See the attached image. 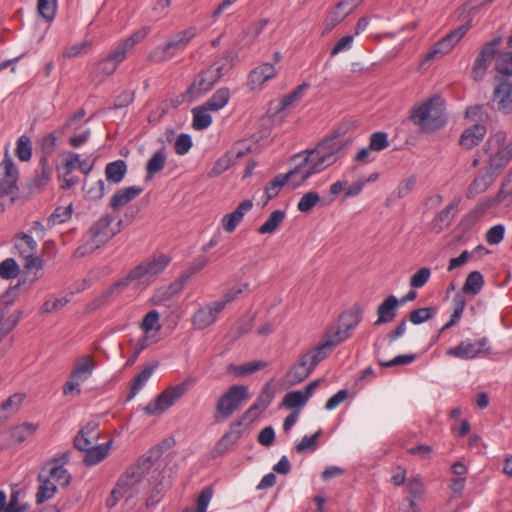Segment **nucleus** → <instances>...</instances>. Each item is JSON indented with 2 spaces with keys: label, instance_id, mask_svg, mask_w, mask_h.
I'll list each match as a JSON object with an SVG mask.
<instances>
[{
  "label": "nucleus",
  "instance_id": "obj_1",
  "mask_svg": "<svg viewBox=\"0 0 512 512\" xmlns=\"http://www.w3.org/2000/svg\"><path fill=\"white\" fill-rule=\"evenodd\" d=\"M158 477H160V472L154 467L151 457H141L136 464L125 470L116 485L129 499L151 485L152 479L157 481Z\"/></svg>",
  "mask_w": 512,
  "mask_h": 512
},
{
  "label": "nucleus",
  "instance_id": "obj_2",
  "mask_svg": "<svg viewBox=\"0 0 512 512\" xmlns=\"http://www.w3.org/2000/svg\"><path fill=\"white\" fill-rule=\"evenodd\" d=\"M488 174L499 175L512 161V137L507 140L504 131L489 136L483 147Z\"/></svg>",
  "mask_w": 512,
  "mask_h": 512
},
{
  "label": "nucleus",
  "instance_id": "obj_3",
  "mask_svg": "<svg viewBox=\"0 0 512 512\" xmlns=\"http://www.w3.org/2000/svg\"><path fill=\"white\" fill-rule=\"evenodd\" d=\"M411 121L421 133H432L446 124L443 105L439 98L429 99L415 106L410 113Z\"/></svg>",
  "mask_w": 512,
  "mask_h": 512
},
{
  "label": "nucleus",
  "instance_id": "obj_4",
  "mask_svg": "<svg viewBox=\"0 0 512 512\" xmlns=\"http://www.w3.org/2000/svg\"><path fill=\"white\" fill-rule=\"evenodd\" d=\"M196 35L197 28L190 26L169 38L165 43L153 48L147 59L152 63L167 62L182 53Z\"/></svg>",
  "mask_w": 512,
  "mask_h": 512
},
{
  "label": "nucleus",
  "instance_id": "obj_5",
  "mask_svg": "<svg viewBox=\"0 0 512 512\" xmlns=\"http://www.w3.org/2000/svg\"><path fill=\"white\" fill-rule=\"evenodd\" d=\"M248 399L249 392L246 386H230L216 401L213 415L214 422L223 423L228 420Z\"/></svg>",
  "mask_w": 512,
  "mask_h": 512
},
{
  "label": "nucleus",
  "instance_id": "obj_6",
  "mask_svg": "<svg viewBox=\"0 0 512 512\" xmlns=\"http://www.w3.org/2000/svg\"><path fill=\"white\" fill-rule=\"evenodd\" d=\"M296 157H303V162L299 163L294 168L298 175V180L294 183V188L303 184L312 175L323 171L336 162L331 156L318 154L314 148L304 150L298 153Z\"/></svg>",
  "mask_w": 512,
  "mask_h": 512
},
{
  "label": "nucleus",
  "instance_id": "obj_7",
  "mask_svg": "<svg viewBox=\"0 0 512 512\" xmlns=\"http://www.w3.org/2000/svg\"><path fill=\"white\" fill-rule=\"evenodd\" d=\"M363 308L360 304H354L343 312L339 318V326L331 327L327 332L335 338L339 344L348 339L362 320Z\"/></svg>",
  "mask_w": 512,
  "mask_h": 512
},
{
  "label": "nucleus",
  "instance_id": "obj_8",
  "mask_svg": "<svg viewBox=\"0 0 512 512\" xmlns=\"http://www.w3.org/2000/svg\"><path fill=\"white\" fill-rule=\"evenodd\" d=\"M18 178V168L6 152L0 164V197H9L11 201L17 197L19 191Z\"/></svg>",
  "mask_w": 512,
  "mask_h": 512
},
{
  "label": "nucleus",
  "instance_id": "obj_9",
  "mask_svg": "<svg viewBox=\"0 0 512 512\" xmlns=\"http://www.w3.org/2000/svg\"><path fill=\"white\" fill-rule=\"evenodd\" d=\"M502 41V37L498 36L493 38L491 41L486 42L481 47L471 70L472 78L475 81H481L484 78L492 60L498 53V49Z\"/></svg>",
  "mask_w": 512,
  "mask_h": 512
},
{
  "label": "nucleus",
  "instance_id": "obj_10",
  "mask_svg": "<svg viewBox=\"0 0 512 512\" xmlns=\"http://www.w3.org/2000/svg\"><path fill=\"white\" fill-rule=\"evenodd\" d=\"M153 278L149 275L145 264L142 262L133 268L126 277L115 282L110 286L101 296L106 301L109 297L114 294H118L123 291L130 283L136 282L137 286H148L153 282Z\"/></svg>",
  "mask_w": 512,
  "mask_h": 512
},
{
  "label": "nucleus",
  "instance_id": "obj_11",
  "mask_svg": "<svg viewBox=\"0 0 512 512\" xmlns=\"http://www.w3.org/2000/svg\"><path fill=\"white\" fill-rule=\"evenodd\" d=\"M187 391V384L182 382L169 387L160 393L155 400L149 402L144 411L149 415H157L171 407Z\"/></svg>",
  "mask_w": 512,
  "mask_h": 512
},
{
  "label": "nucleus",
  "instance_id": "obj_12",
  "mask_svg": "<svg viewBox=\"0 0 512 512\" xmlns=\"http://www.w3.org/2000/svg\"><path fill=\"white\" fill-rule=\"evenodd\" d=\"M487 343L488 339L486 337H482L476 341L466 339L461 341L457 346L449 348L446 351V355L464 360L475 359L482 354L488 355L491 353L490 348L487 347Z\"/></svg>",
  "mask_w": 512,
  "mask_h": 512
},
{
  "label": "nucleus",
  "instance_id": "obj_13",
  "mask_svg": "<svg viewBox=\"0 0 512 512\" xmlns=\"http://www.w3.org/2000/svg\"><path fill=\"white\" fill-rule=\"evenodd\" d=\"M14 246L18 254L25 260L24 266L27 270L42 268V259L35 256L38 245L32 236L25 233L19 234L15 239Z\"/></svg>",
  "mask_w": 512,
  "mask_h": 512
},
{
  "label": "nucleus",
  "instance_id": "obj_14",
  "mask_svg": "<svg viewBox=\"0 0 512 512\" xmlns=\"http://www.w3.org/2000/svg\"><path fill=\"white\" fill-rule=\"evenodd\" d=\"M469 29L470 25L466 23L450 31L448 34L442 37L437 43L434 44V46L426 55V59L432 60L448 54L456 46V44L466 35Z\"/></svg>",
  "mask_w": 512,
  "mask_h": 512
},
{
  "label": "nucleus",
  "instance_id": "obj_15",
  "mask_svg": "<svg viewBox=\"0 0 512 512\" xmlns=\"http://www.w3.org/2000/svg\"><path fill=\"white\" fill-rule=\"evenodd\" d=\"M500 203H505L506 205L512 204V185L509 180L502 184L500 190L493 199H488L476 204L468 213L467 218L475 222L479 220L491 206Z\"/></svg>",
  "mask_w": 512,
  "mask_h": 512
},
{
  "label": "nucleus",
  "instance_id": "obj_16",
  "mask_svg": "<svg viewBox=\"0 0 512 512\" xmlns=\"http://www.w3.org/2000/svg\"><path fill=\"white\" fill-rule=\"evenodd\" d=\"M223 311V305L216 301L201 306L191 317L192 326L197 330H203L216 322Z\"/></svg>",
  "mask_w": 512,
  "mask_h": 512
},
{
  "label": "nucleus",
  "instance_id": "obj_17",
  "mask_svg": "<svg viewBox=\"0 0 512 512\" xmlns=\"http://www.w3.org/2000/svg\"><path fill=\"white\" fill-rule=\"evenodd\" d=\"M217 83L212 72L208 68L202 69L196 74L192 83L187 88V94L194 96L196 99L207 94Z\"/></svg>",
  "mask_w": 512,
  "mask_h": 512
},
{
  "label": "nucleus",
  "instance_id": "obj_18",
  "mask_svg": "<svg viewBox=\"0 0 512 512\" xmlns=\"http://www.w3.org/2000/svg\"><path fill=\"white\" fill-rule=\"evenodd\" d=\"M241 426L242 420H235L230 424L229 429L215 444L214 453L217 456L224 455L234 447L242 436Z\"/></svg>",
  "mask_w": 512,
  "mask_h": 512
},
{
  "label": "nucleus",
  "instance_id": "obj_19",
  "mask_svg": "<svg viewBox=\"0 0 512 512\" xmlns=\"http://www.w3.org/2000/svg\"><path fill=\"white\" fill-rule=\"evenodd\" d=\"M113 218L109 214L101 216L90 228V236L101 246L112 237L116 235L118 231H114L111 228Z\"/></svg>",
  "mask_w": 512,
  "mask_h": 512
},
{
  "label": "nucleus",
  "instance_id": "obj_20",
  "mask_svg": "<svg viewBox=\"0 0 512 512\" xmlns=\"http://www.w3.org/2000/svg\"><path fill=\"white\" fill-rule=\"evenodd\" d=\"M253 207V202L250 199H246L238 204V206L231 213L225 214L221 220L222 228L232 233L236 227L243 220L244 215L249 212Z\"/></svg>",
  "mask_w": 512,
  "mask_h": 512
},
{
  "label": "nucleus",
  "instance_id": "obj_21",
  "mask_svg": "<svg viewBox=\"0 0 512 512\" xmlns=\"http://www.w3.org/2000/svg\"><path fill=\"white\" fill-rule=\"evenodd\" d=\"M461 199L454 198L444 209H442L433 219L431 226L432 230L440 233L447 228L456 215Z\"/></svg>",
  "mask_w": 512,
  "mask_h": 512
},
{
  "label": "nucleus",
  "instance_id": "obj_22",
  "mask_svg": "<svg viewBox=\"0 0 512 512\" xmlns=\"http://www.w3.org/2000/svg\"><path fill=\"white\" fill-rule=\"evenodd\" d=\"M497 109L504 114L512 113V84L508 81L499 83L493 94Z\"/></svg>",
  "mask_w": 512,
  "mask_h": 512
},
{
  "label": "nucleus",
  "instance_id": "obj_23",
  "mask_svg": "<svg viewBox=\"0 0 512 512\" xmlns=\"http://www.w3.org/2000/svg\"><path fill=\"white\" fill-rule=\"evenodd\" d=\"M69 452H64L59 458L53 460V466L49 468L47 476L57 485L66 486L70 483L71 476L63 465L68 461Z\"/></svg>",
  "mask_w": 512,
  "mask_h": 512
},
{
  "label": "nucleus",
  "instance_id": "obj_24",
  "mask_svg": "<svg viewBox=\"0 0 512 512\" xmlns=\"http://www.w3.org/2000/svg\"><path fill=\"white\" fill-rule=\"evenodd\" d=\"M111 445L112 441L110 440L104 444H88L85 448L77 449L85 453L83 457L85 465L93 466L101 462L108 455Z\"/></svg>",
  "mask_w": 512,
  "mask_h": 512
},
{
  "label": "nucleus",
  "instance_id": "obj_25",
  "mask_svg": "<svg viewBox=\"0 0 512 512\" xmlns=\"http://www.w3.org/2000/svg\"><path fill=\"white\" fill-rule=\"evenodd\" d=\"M486 133V126L476 123L462 132L459 139V145L470 150L483 140Z\"/></svg>",
  "mask_w": 512,
  "mask_h": 512
},
{
  "label": "nucleus",
  "instance_id": "obj_26",
  "mask_svg": "<svg viewBox=\"0 0 512 512\" xmlns=\"http://www.w3.org/2000/svg\"><path fill=\"white\" fill-rule=\"evenodd\" d=\"M383 346V340L380 338H377L373 344L374 348V355L377 360V363L381 367H394V366H400V365H408L415 361L416 355L415 354H406V355H398L394 357L391 360H385L381 356V349Z\"/></svg>",
  "mask_w": 512,
  "mask_h": 512
},
{
  "label": "nucleus",
  "instance_id": "obj_27",
  "mask_svg": "<svg viewBox=\"0 0 512 512\" xmlns=\"http://www.w3.org/2000/svg\"><path fill=\"white\" fill-rule=\"evenodd\" d=\"M142 192L143 188L140 186H130L119 189L110 198L109 206L115 211L119 210L139 196Z\"/></svg>",
  "mask_w": 512,
  "mask_h": 512
},
{
  "label": "nucleus",
  "instance_id": "obj_28",
  "mask_svg": "<svg viewBox=\"0 0 512 512\" xmlns=\"http://www.w3.org/2000/svg\"><path fill=\"white\" fill-rule=\"evenodd\" d=\"M398 306L399 302L396 296L389 295L386 297L385 300L377 308L378 317L374 325H381L392 322L397 315L396 310Z\"/></svg>",
  "mask_w": 512,
  "mask_h": 512
},
{
  "label": "nucleus",
  "instance_id": "obj_29",
  "mask_svg": "<svg viewBox=\"0 0 512 512\" xmlns=\"http://www.w3.org/2000/svg\"><path fill=\"white\" fill-rule=\"evenodd\" d=\"M276 75V69L273 64L264 63L254 68L248 76V85L251 89H256L266 81L272 79Z\"/></svg>",
  "mask_w": 512,
  "mask_h": 512
},
{
  "label": "nucleus",
  "instance_id": "obj_30",
  "mask_svg": "<svg viewBox=\"0 0 512 512\" xmlns=\"http://www.w3.org/2000/svg\"><path fill=\"white\" fill-rule=\"evenodd\" d=\"M298 180V175L295 172V169L290 170L286 174H279L275 176L265 187V195L267 197V201L275 198L281 188L289 181H291L292 185Z\"/></svg>",
  "mask_w": 512,
  "mask_h": 512
},
{
  "label": "nucleus",
  "instance_id": "obj_31",
  "mask_svg": "<svg viewBox=\"0 0 512 512\" xmlns=\"http://www.w3.org/2000/svg\"><path fill=\"white\" fill-rule=\"evenodd\" d=\"M94 369L95 362L93 358L89 355L82 356L77 359L75 367L70 373V378L76 379L79 382L83 383L89 379Z\"/></svg>",
  "mask_w": 512,
  "mask_h": 512
},
{
  "label": "nucleus",
  "instance_id": "obj_32",
  "mask_svg": "<svg viewBox=\"0 0 512 512\" xmlns=\"http://www.w3.org/2000/svg\"><path fill=\"white\" fill-rule=\"evenodd\" d=\"M343 145L342 139L333 134L320 141L314 149L318 154L331 156L334 161H337V154L342 150Z\"/></svg>",
  "mask_w": 512,
  "mask_h": 512
},
{
  "label": "nucleus",
  "instance_id": "obj_33",
  "mask_svg": "<svg viewBox=\"0 0 512 512\" xmlns=\"http://www.w3.org/2000/svg\"><path fill=\"white\" fill-rule=\"evenodd\" d=\"M126 56L117 48L111 51L106 58L101 60L97 65V71L104 75H112L120 63L125 60Z\"/></svg>",
  "mask_w": 512,
  "mask_h": 512
},
{
  "label": "nucleus",
  "instance_id": "obj_34",
  "mask_svg": "<svg viewBox=\"0 0 512 512\" xmlns=\"http://www.w3.org/2000/svg\"><path fill=\"white\" fill-rule=\"evenodd\" d=\"M336 345H339V343L335 342V338L327 332L326 340L323 343L307 351L312 365L316 367L321 361L326 359L330 355L332 348Z\"/></svg>",
  "mask_w": 512,
  "mask_h": 512
},
{
  "label": "nucleus",
  "instance_id": "obj_35",
  "mask_svg": "<svg viewBox=\"0 0 512 512\" xmlns=\"http://www.w3.org/2000/svg\"><path fill=\"white\" fill-rule=\"evenodd\" d=\"M97 427L96 422H89L82 427L74 438V447L85 448L88 444H95L98 440Z\"/></svg>",
  "mask_w": 512,
  "mask_h": 512
},
{
  "label": "nucleus",
  "instance_id": "obj_36",
  "mask_svg": "<svg viewBox=\"0 0 512 512\" xmlns=\"http://www.w3.org/2000/svg\"><path fill=\"white\" fill-rule=\"evenodd\" d=\"M167 162L165 147L160 148L153 153L146 164V179L151 180L157 173L162 171Z\"/></svg>",
  "mask_w": 512,
  "mask_h": 512
},
{
  "label": "nucleus",
  "instance_id": "obj_37",
  "mask_svg": "<svg viewBox=\"0 0 512 512\" xmlns=\"http://www.w3.org/2000/svg\"><path fill=\"white\" fill-rule=\"evenodd\" d=\"M171 259L163 253H155L150 258L143 261L149 275L155 280V278L161 274L166 267L169 265Z\"/></svg>",
  "mask_w": 512,
  "mask_h": 512
},
{
  "label": "nucleus",
  "instance_id": "obj_38",
  "mask_svg": "<svg viewBox=\"0 0 512 512\" xmlns=\"http://www.w3.org/2000/svg\"><path fill=\"white\" fill-rule=\"evenodd\" d=\"M495 178L494 174H486L477 176L468 186L466 190V197L473 199L478 194L485 192L493 183Z\"/></svg>",
  "mask_w": 512,
  "mask_h": 512
},
{
  "label": "nucleus",
  "instance_id": "obj_39",
  "mask_svg": "<svg viewBox=\"0 0 512 512\" xmlns=\"http://www.w3.org/2000/svg\"><path fill=\"white\" fill-rule=\"evenodd\" d=\"M127 173V164L124 160L118 159L105 166V177L109 183L119 184Z\"/></svg>",
  "mask_w": 512,
  "mask_h": 512
},
{
  "label": "nucleus",
  "instance_id": "obj_40",
  "mask_svg": "<svg viewBox=\"0 0 512 512\" xmlns=\"http://www.w3.org/2000/svg\"><path fill=\"white\" fill-rule=\"evenodd\" d=\"M209 111H211V110L208 109V107H206L204 104L194 107L192 109V111H191L192 116H193L192 127L195 130L201 131V130L207 129L211 125L212 117H211Z\"/></svg>",
  "mask_w": 512,
  "mask_h": 512
},
{
  "label": "nucleus",
  "instance_id": "obj_41",
  "mask_svg": "<svg viewBox=\"0 0 512 512\" xmlns=\"http://www.w3.org/2000/svg\"><path fill=\"white\" fill-rule=\"evenodd\" d=\"M151 28L149 26L141 27L139 30L132 33L129 37L118 43L116 46L125 56L132 50V48L143 41L150 33Z\"/></svg>",
  "mask_w": 512,
  "mask_h": 512
},
{
  "label": "nucleus",
  "instance_id": "obj_42",
  "mask_svg": "<svg viewBox=\"0 0 512 512\" xmlns=\"http://www.w3.org/2000/svg\"><path fill=\"white\" fill-rule=\"evenodd\" d=\"M38 480L40 482V486L36 494V499L38 503H43L54 496L57 490V484L47 475H44L43 472L39 474Z\"/></svg>",
  "mask_w": 512,
  "mask_h": 512
},
{
  "label": "nucleus",
  "instance_id": "obj_43",
  "mask_svg": "<svg viewBox=\"0 0 512 512\" xmlns=\"http://www.w3.org/2000/svg\"><path fill=\"white\" fill-rule=\"evenodd\" d=\"M231 97L230 90L226 87L216 90L213 95L204 103L208 109L217 112L224 108Z\"/></svg>",
  "mask_w": 512,
  "mask_h": 512
},
{
  "label": "nucleus",
  "instance_id": "obj_44",
  "mask_svg": "<svg viewBox=\"0 0 512 512\" xmlns=\"http://www.w3.org/2000/svg\"><path fill=\"white\" fill-rule=\"evenodd\" d=\"M285 212L283 210H274L268 217V219L258 228L259 234H272L278 227L283 223L285 219Z\"/></svg>",
  "mask_w": 512,
  "mask_h": 512
},
{
  "label": "nucleus",
  "instance_id": "obj_45",
  "mask_svg": "<svg viewBox=\"0 0 512 512\" xmlns=\"http://www.w3.org/2000/svg\"><path fill=\"white\" fill-rule=\"evenodd\" d=\"M24 400L23 394H14L0 405V421L16 413Z\"/></svg>",
  "mask_w": 512,
  "mask_h": 512
},
{
  "label": "nucleus",
  "instance_id": "obj_46",
  "mask_svg": "<svg viewBox=\"0 0 512 512\" xmlns=\"http://www.w3.org/2000/svg\"><path fill=\"white\" fill-rule=\"evenodd\" d=\"M268 366V363L262 360H255L247 362L241 365H230L229 372L233 373L238 377L250 375L256 371L264 369Z\"/></svg>",
  "mask_w": 512,
  "mask_h": 512
},
{
  "label": "nucleus",
  "instance_id": "obj_47",
  "mask_svg": "<svg viewBox=\"0 0 512 512\" xmlns=\"http://www.w3.org/2000/svg\"><path fill=\"white\" fill-rule=\"evenodd\" d=\"M484 286L483 275L479 271H472L468 274L462 287V292L466 294L477 295Z\"/></svg>",
  "mask_w": 512,
  "mask_h": 512
},
{
  "label": "nucleus",
  "instance_id": "obj_48",
  "mask_svg": "<svg viewBox=\"0 0 512 512\" xmlns=\"http://www.w3.org/2000/svg\"><path fill=\"white\" fill-rule=\"evenodd\" d=\"M155 368L156 365L146 366L139 374L136 375L131 386L130 392L127 396V400L133 399L136 396V394L145 386L146 382L153 374Z\"/></svg>",
  "mask_w": 512,
  "mask_h": 512
},
{
  "label": "nucleus",
  "instance_id": "obj_49",
  "mask_svg": "<svg viewBox=\"0 0 512 512\" xmlns=\"http://www.w3.org/2000/svg\"><path fill=\"white\" fill-rule=\"evenodd\" d=\"M37 429V424L28 422L22 423L11 430V438L16 443H22L33 436Z\"/></svg>",
  "mask_w": 512,
  "mask_h": 512
},
{
  "label": "nucleus",
  "instance_id": "obj_50",
  "mask_svg": "<svg viewBox=\"0 0 512 512\" xmlns=\"http://www.w3.org/2000/svg\"><path fill=\"white\" fill-rule=\"evenodd\" d=\"M209 263V258L205 255H200L195 258L191 264L181 273L179 281L184 284L195 274L200 272Z\"/></svg>",
  "mask_w": 512,
  "mask_h": 512
},
{
  "label": "nucleus",
  "instance_id": "obj_51",
  "mask_svg": "<svg viewBox=\"0 0 512 512\" xmlns=\"http://www.w3.org/2000/svg\"><path fill=\"white\" fill-rule=\"evenodd\" d=\"M85 197L89 200H99L105 194V182L103 179H99L94 184H89L85 179L82 187Z\"/></svg>",
  "mask_w": 512,
  "mask_h": 512
},
{
  "label": "nucleus",
  "instance_id": "obj_52",
  "mask_svg": "<svg viewBox=\"0 0 512 512\" xmlns=\"http://www.w3.org/2000/svg\"><path fill=\"white\" fill-rule=\"evenodd\" d=\"M72 216V205L66 207H57L54 212L47 218V226L49 228L68 221Z\"/></svg>",
  "mask_w": 512,
  "mask_h": 512
},
{
  "label": "nucleus",
  "instance_id": "obj_53",
  "mask_svg": "<svg viewBox=\"0 0 512 512\" xmlns=\"http://www.w3.org/2000/svg\"><path fill=\"white\" fill-rule=\"evenodd\" d=\"M320 200L321 198L317 192L309 191L300 198L297 203V209L300 212L308 213L320 202Z\"/></svg>",
  "mask_w": 512,
  "mask_h": 512
},
{
  "label": "nucleus",
  "instance_id": "obj_54",
  "mask_svg": "<svg viewBox=\"0 0 512 512\" xmlns=\"http://www.w3.org/2000/svg\"><path fill=\"white\" fill-rule=\"evenodd\" d=\"M40 164L41 172L33 178L31 184L32 188L35 189H39L45 186L49 182L51 176V170L48 165V159H46V157H41Z\"/></svg>",
  "mask_w": 512,
  "mask_h": 512
},
{
  "label": "nucleus",
  "instance_id": "obj_55",
  "mask_svg": "<svg viewBox=\"0 0 512 512\" xmlns=\"http://www.w3.org/2000/svg\"><path fill=\"white\" fill-rule=\"evenodd\" d=\"M307 402V396L300 390L287 393L283 399V405L289 409L302 408Z\"/></svg>",
  "mask_w": 512,
  "mask_h": 512
},
{
  "label": "nucleus",
  "instance_id": "obj_56",
  "mask_svg": "<svg viewBox=\"0 0 512 512\" xmlns=\"http://www.w3.org/2000/svg\"><path fill=\"white\" fill-rule=\"evenodd\" d=\"M16 156L21 161H29L32 157V145L28 136L22 135L18 138Z\"/></svg>",
  "mask_w": 512,
  "mask_h": 512
},
{
  "label": "nucleus",
  "instance_id": "obj_57",
  "mask_svg": "<svg viewBox=\"0 0 512 512\" xmlns=\"http://www.w3.org/2000/svg\"><path fill=\"white\" fill-rule=\"evenodd\" d=\"M435 313H436V308L432 307V306L418 308V309H415L410 312L409 320L414 325H419V324H422V323L428 321L429 319H431L435 315Z\"/></svg>",
  "mask_w": 512,
  "mask_h": 512
},
{
  "label": "nucleus",
  "instance_id": "obj_58",
  "mask_svg": "<svg viewBox=\"0 0 512 512\" xmlns=\"http://www.w3.org/2000/svg\"><path fill=\"white\" fill-rule=\"evenodd\" d=\"M495 70L500 74L512 75V52H502L496 57Z\"/></svg>",
  "mask_w": 512,
  "mask_h": 512
},
{
  "label": "nucleus",
  "instance_id": "obj_59",
  "mask_svg": "<svg viewBox=\"0 0 512 512\" xmlns=\"http://www.w3.org/2000/svg\"><path fill=\"white\" fill-rule=\"evenodd\" d=\"M309 376V371L303 369L298 363H295L287 372L286 380L290 385H296L303 382Z\"/></svg>",
  "mask_w": 512,
  "mask_h": 512
},
{
  "label": "nucleus",
  "instance_id": "obj_60",
  "mask_svg": "<svg viewBox=\"0 0 512 512\" xmlns=\"http://www.w3.org/2000/svg\"><path fill=\"white\" fill-rule=\"evenodd\" d=\"M19 265L13 258H7L0 263V277L3 279H13L18 276Z\"/></svg>",
  "mask_w": 512,
  "mask_h": 512
},
{
  "label": "nucleus",
  "instance_id": "obj_61",
  "mask_svg": "<svg viewBox=\"0 0 512 512\" xmlns=\"http://www.w3.org/2000/svg\"><path fill=\"white\" fill-rule=\"evenodd\" d=\"M57 0H38L39 14L47 21H52L56 14Z\"/></svg>",
  "mask_w": 512,
  "mask_h": 512
},
{
  "label": "nucleus",
  "instance_id": "obj_62",
  "mask_svg": "<svg viewBox=\"0 0 512 512\" xmlns=\"http://www.w3.org/2000/svg\"><path fill=\"white\" fill-rule=\"evenodd\" d=\"M160 319V315L156 310L149 311L143 318L142 323L140 325L144 335H148L150 331H152L155 326L156 331H159L161 326L158 324Z\"/></svg>",
  "mask_w": 512,
  "mask_h": 512
},
{
  "label": "nucleus",
  "instance_id": "obj_63",
  "mask_svg": "<svg viewBox=\"0 0 512 512\" xmlns=\"http://www.w3.org/2000/svg\"><path fill=\"white\" fill-rule=\"evenodd\" d=\"M182 288H183V285L181 284V282L179 280L173 284H170L169 286L160 288L155 294L156 302H164L166 300L171 299Z\"/></svg>",
  "mask_w": 512,
  "mask_h": 512
},
{
  "label": "nucleus",
  "instance_id": "obj_64",
  "mask_svg": "<svg viewBox=\"0 0 512 512\" xmlns=\"http://www.w3.org/2000/svg\"><path fill=\"white\" fill-rule=\"evenodd\" d=\"M505 226L503 224H497L492 226L485 234V240L490 245H498L504 239Z\"/></svg>",
  "mask_w": 512,
  "mask_h": 512
}]
</instances>
